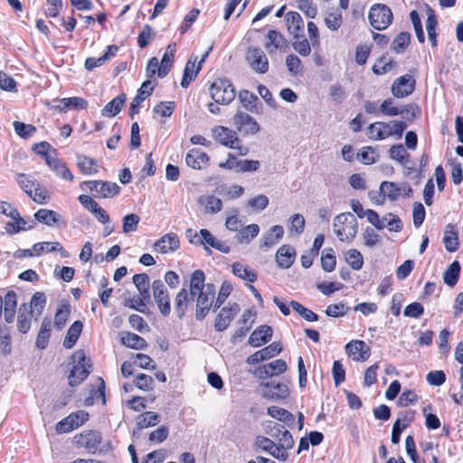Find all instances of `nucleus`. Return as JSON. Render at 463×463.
Instances as JSON below:
<instances>
[{
	"instance_id": "1",
	"label": "nucleus",
	"mask_w": 463,
	"mask_h": 463,
	"mask_svg": "<svg viewBox=\"0 0 463 463\" xmlns=\"http://www.w3.org/2000/svg\"><path fill=\"white\" fill-rule=\"evenodd\" d=\"M205 276L201 269H196L192 273L190 279V291L194 295L196 301L195 317L197 319H203L211 309L214 296L215 287L213 284H205Z\"/></svg>"
},
{
	"instance_id": "2",
	"label": "nucleus",
	"mask_w": 463,
	"mask_h": 463,
	"mask_svg": "<svg viewBox=\"0 0 463 463\" xmlns=\"http://www.w3.org/2000/svg\"><path fill=\"white\" fill-rule=\"evenodd\" d=\"M406 128L407 125L402 121H377L368 127L367 136L372 140H383L392 136L401 138Z\"/></svg>"
},
{
	"instance_id": "3",
	"label": "nucleus",
	"mask_w": 463,
	"mask_h": 463,
	"mask_svg": "<svg viewBox=\"0 0 463 463\" xmlns=\"http://www.w3.org/2000/svg\"><path fill=\"white\" fill-rule=\"evenodd\" d=\"M333 230L339 241L351 242L357 234V220L350 213H339L334 219Z\"/></svg>"
},
{
	"instance_id": "4",
	"label": "nucleus",
	"mask_w": 463,
	"mask_h": 463,
	"mask_svg": "<svg viewBox=\"0 0 463 463\" xmlns=\"http://www.w3.org/2000/svg\"><path fill=\"white\" fill-rule=\"evenodd\" d=\"M72 363L74 364L70 375L68 377L69 379V384L71 386H77L79 385L84 379L87 378L88 374L90 373L89 368L90 367L89 364V360H87V357L85 355L84 351L82 350H77L72 355H71Z\"/></svg>"
},
{
	"instance_id": "5",
	"label": "nucleus",
	"mask_w": 463,
	"mask_h": 463,
	"mask_svg": "<svg viewBox=\"0 0 463 463\" xmlns=\"http://www.w3.org/2000/svg\"><path fill=\"white\" fill-rule=\"evenodd\" d=\"M210 93L216 104L227 105L235 99V89L226 79L215 80L211 85Z\"/></svg>"
},
{
	"instance_id": "6",
	"label": "nucleus",
	"mask_w": 463,
	"mask_h": 463,
	"mask_svg": "<svg viewBox=\"0 0 463 463\" xmlns=\"http://www.w3.org/2000/svg\"><path fill=\"white\" fill-rule=\"evenodd\" d=\"M213 137L222 146L238 149L241 156H245L248 153V148L239 146L240 139L236 132L228 128L222 126L215 127L213 129Z\"/></svg>"
},
{
	"instance_id": "7",
	"label": "nucleus",
	"mask_w": 463,
	"mask_h": 463,
	"mask_svg": "<svg viewBox=\"0 0 463 463\" xmlns=\"http://www.w3.org/2000/svg\"><path fill=\"white\" fill-rule=\"evenodd\" d=\"M368 18L371 25L374 29L382 31L391 24L392 21V12L387 5L376 4L371 7Z\"/></svg>"
},
{
	"instance_id": "8",
	"label": "nucleus",
	"mask_w": 463,
	"mask_h": 463,
	"mask_svg": "<svg viewBox=\"0 0 463 463\" xmlns=\"http://www.w3.org/2000/svg\"><path fill=\"white\" fill-rule=\"evenodd\" d=\"M246 61L256 73L264 74L269 71V60L259 47H250L246 53Z\"/></svg>"
},
{
	"instance_id": "9",
	"label": "nucleus",
	"mask_w": 463,
	"mask_h": 463,
	"mask_svg": "<svg viewBox=\"0 0 463 463\" xmlns=\"http://www.w3.org/2000/svg\"><path fill=\"white\" fill-rule=\"evenodd\" d=\"M380 192L384 197L395 201L400 196L409 197L412 193V189L406 182L394 183L383 181L380 185Z\"/></svg>"
},
{
	"instance_id": "10",
	"label": "nucleus",
	"mask_w": 463,
	"mask_h": 463,
	"mask_svg": "<svg viewBox=\"0 0 463 463\" xmlns=\"http://www.w3.org/2000/svg\"><path fill=\"white\" fill-rule=\"evenodd\" d=\"M8 208L10 209L9 217L12 219V222H8L5 226L8 233L14 234L21 231L32 230L36 226V221L33 219L25 220L20 216L15 208L12 206H8Z\"/></svg>"
},
{
	"instance_id": "11",
	"label": "nucleus",
	"mask_w": 463,
	"mask_h": 463,
	"mask_svg": "<svg viewBox=\"0 0 463 463\" xmlns=\"http://www.w3.org/2000/svg\"><path fill=\"white\" fill-rule=\"evenodd\" d=\"M153 297L161 314L165 317L168 316L171 311V304L169 295L163 281L157 279L153 282Z\"/></svg>"
},
{
	"instance_id": "12",
	"label": "nucleus",
	"mask_w": 463,
	"mask_h": 463,
	"mask_svg": "<svg viewBox=\"0 0 463 463\" xmlns=\"http://www.w3.org/2000/svg\"><path fill=\"white\" fill-rule=\"evenodd\" d=\"M241 308L237 303L229 304L223 307L214 321V328L216 331L222 332L228 328L231 322L240 312Z\"/></svg>"
},
{
	"instance_id": "13",
	"label": "nucleus",
	"mask_w": 463,
	"mask_h": 463,
	"mask_svg": "<svg viewBox=\"0 0 463 463\" xmlns=\"http://www.w3.org/2000/svg\"><path fill=\"white\" fill-rule=\"evenodd\" d=\"M77 446L94 453L101 442V434L97 430H87L74 437Z\"/></svg>"
},
{
	"instance_id": "14",
	"label": "nucleus",
	"mask_w": 463,
	"mask_h": 463,
	"mask_svg": "<svg viewBox=\"0 0 463 463\" xmlns=\"http://www.w3.org/2000/svg\"><path fill=\"white\" fill-rule=\"evenodd\" d=\"M415 89V80L410 74L397 78L392 85V93L396 98H405L411 95Z\"/></svg>"
},
{
	"instance_id": "15",
	"label": "nucleus",
	"mask_w": 463,
	"mask_h": 463,
	"mask_svg": "<svg viewBox=\"0 0 463 463\" xmlns=\"http://www.w3.org/2000/svg\"><path fill=\"white\" fill-rule=\"evenodd\" d=\"M260 394L268 399L280 400L288 395V385L282 383H265L260 386Z\"/></svg>"
},
{
	"instance_id": "16",
	"label": "nucleus",
	"mask_w": 463,
	"mask_h": 463,
	"mask_svg": "<svg viewBox=\"0 0 463 463\" xmlns=\"http://www.w3.org/2000/svg\"><path fill=\"white\" fill-rule=\"evenodd\" d=\"M90 189L94 195L102 198H111L118 194L120 187L116 183L105 182V181H90L88 183Z\"/></svg>"
},
{
	"instance_id": "17",
	"label": "nucleus",
	"mask_w": 463,
	"mask_h": 463,
	"mask_svg": "<svg viewBox=\"0 0 463 463\" xmlns=\"http://www.w3.org/2000/svg\"><path fill=\"white\" fill-rule=\"evenodd\" d=\"M255 444L259 449L269 453L271 457L278 460L286 461L288 458V454H284L281 452L279 445H277V442L269 438L258 436L256 438Z\"/></svg>"
},
{
	"instance_id": "18",
	"label": "nucleus",
	"mask_w": 463,
	"mask_h": 463,
	"mask_svg": "<svg viewBox=\"0 0 463 463\" xmlns=\"http://www.w3.org/2000/svg\"><path fill=\"white\" fill-rule=\"evenodd\" d=\"M346 354L355 362L366 361L370 356V347L361 340H352L345 345Z\"/></svg>"
},
{
	"instance_id": "19",
	"label": "nucleus",
	"mask_w": 463,
	"mask_h": 463,
	"mask_svg": "<svg viewBox=\"0 0 463 463\" xmlns=\"http://www.w3.org/2000/svg\"><path fill=\"white\" fill-rule=\"evenodd\" d=\"M234 125L239 131L245 134L254 135L260 131L257 121L249 114L238 112L234 117Z\"/></svg>"
},
{
	"instance_id": "20",
	"label": "nucleus",
	"mask_w": 463,
	"mask_h": 463,
	"mask_svg": "<svg viewBox=\"0 0 463 463\" xmlns=\"http://www.w3.org/2000/svg\"><path fill=\"white\" fill-rule=\"evenodd\" d=\"M179 238L177 234L174 232L166 233L165 235L158 239L154 244L155 250L162 254L173 252L179 248Z\"/></svg>"
},
{
	"instance_id": "21",
	"label": "nucleus",
	"mask_w": 463,
	"mask_h": 463,
	"mask_svg": "<svg viewBox=\"0 0 463 463\" xmlns=\"http://www.w3.org/2000/svg\"><path fill=\"white\" fill-rule=\"evenodd\" d=\"M210 161V157L201 149H191L185 156V163L188 166L201 170L205 168Z\"/></svg>"
},
{
	"instance_id": "22",
	"label": "nucleus",
	"mask_w": 463,
	"mask_h": 463,
	"mask_svg": "<svg viewBox=\"0 0 463 463\" xmlns=\"http://www.w3.org/2000/svg\"><path fill=\"white\" fill-rule=\"evenodd\" d=\"M194 301V295L192 292L183 288L175 296V310L179 318H182L189 306Z\"/></svg>"
},
{
	"instance_id": "23",
	"label": "nucleus",
	"mask_w": 463,
	"mask_h": 463,
	"mask_svg": "<svg viewBox=\"0 0 463 463\" xmlns=\"http://www.w3.org/2000/svg\"><path fill=\"white\" fill-rule=\"evenodd\" d=\"M285 21L288 33L293 35L294 38H303L304 21L298 13H287Z\"/></svg>"
},
{
	"instance_id": "24",
	"label": "nucleus",
	"mask_w": 463,
	"mask_h": 463,
	"mask_svg": "<svg viewBox=\"0 0 463 463\" xmlns=\"http://www.w3.org/2000/svg\"><path fill=\"white\" fill-rule=\"evenodd\" d=\"M199 241L201 244L204 246H211L213 249L222 252L229 253L231 250L230 246L222 241H220L216 237H214L208 230L202 229L200 230V238ZM207 250V247H205Z\"/></svg>"
},
{
	"instance_id": "25",
	"label": "nucleus",
	"mask_w": 463,
	"mask_h": 463,
	"mask_svg": "<svg viewBox=\"0 0 463 463\" xmlns=\"http://www.w3.org/2000/svg\"><path fill=\"white\" fill-rule=\"evenodd\" d=\"M201 68L202 66L198 63V57L191 55L184 70L181 86L186 88L197 77Z\"/></svg>"
},
{
	"instance_id": "26",
	"label": "nucleus",
	"mask_w": 463,
	"mask_h": 463,
	"mask_svg": "<svg viewBox=\"0 0 463 463\" xmlns=\"http://www.w3.org/2000/svg\"><path fill=\"white\" fill-rule=\"evenodd\" d=\"M296 259V250L290 245H282L276 253V262L282 269H288Z\"/></svg>"
},
{
	"instance_id": "27",
	"label": "nucleus",
	"mask_w": 463,
	"mask_h": 463,
	"mask_svg": "<svg viewBox=\"0 0 463 463\" xmlns=\"http://www.w3.org/2000/svg\"><path fill=\"white\" fill-rule=\"evenodd\" d=\"M287 369V363L282 359H277L260 367L258 373L260 377H272L285 373Z\"/></svg>"
},
{
	"instance_id": "28",
	"label": "nucleus",
	"mask_w": 463,
	"mask_h": 463,
	"mask_svg": "<svg viewBox=\"0 0 463 463\" xmlns=\"http://www.w3.org/2000/svg\"><path fill=\"white\" fill-rule=\"evenodd\" d=\"M154 86L151 85L150 80H146L142 83L137 90V95L133 99L130 104V116L139 112L140 104L152 94Z\"/></svg>"
},
{
	"instance_id": "29",
	"label": "nucleus",
	"mask_w": 463,
	"mask_h": 463,
	"mask_svg": "<svg viewBox=\"0 0 463 463\" xmlns=\"http://www.w3.org/2000/svg\"><path fill=\"white\" fill-rule=\"evenodd\" d=\"M272 336V329L269 326H260L256 328L249 337V344L254 347L261 346L268 343Z\"/></svg>"
},
{
	"instance_id": "30",
	"label": "nucleus",
	"mask_w": 463,
	"mask_h": 463,
	"mask_svg": "<svg viewBox=\"0 0 463 463\" xmlns=\"http://www.w3.org/2000/svg\"><path fill=\"white\" fill-rule=\"evenodd\" d=\"M288 46V42L282 33L276 30L269 31L267 34V41L264 47L269 54L273 53L278 49H283Z\"/></svg>"
},
{
	"instance_id": "31",
	"label": "nucleus",
	"mask_w": 463,
	"mask_h": 463,
	"mask_svg": "<svg viewBox=\"0 0 463 463\" xmlns=\"http://www.w3.org/2000/svg\"><path fill=\"white\" fill-rule=\"evenodd\" d=\"M415 110H418V107L413 104L407 105L404 109H400L399 108L393 106V100L392 99H385L380 105V112L388 117L401 115L403 113V111L408 113L411 112L412 115L415 116Z\"/></svg>"
},
{
	"instance_id": "32",
	"label": "nucleus",
	"mask_w": 463,
	"mask_h": 463,
	"mask_svg": "<svg viewBox=\"0 0 463 463\" xmlns=\"http://www.w3.org/2000/svg\"><path fill=\"white\" fill-rule=\"evenodd\" d=\"M284 235V229L281 225L272 226L269 232L263 235V241L260 244V249L263 250L279 243Z\"/></svg>"
},
{
	"instance_id": "33",
	"label": "nucleus",
	"mask_w": 463,
	"mask_h": 463,
	"mask_svg": "<svg viewBox=\"0 0 463 463\" xmlns=\"http://www.w3.org/2000/svg\"><path fill=\"white\" fill-rule=\"evenodd\" d=\"M443 243L445 249L449 252H454L458 248V230L455 225L448 224L445 228Z\"/></svg>"
},
{
	"instance_id": "34",
	"label": "nucleus",
	"mask_w": 463,
	"mask_h": 463,
	"mask_svg": "<svg viewBox=\"0 0 463 463\" xmlns=\"http://www.w3.org/2000/svg\"><path fill=\"white\" fill-rule=\"evenodd\" d=\"M267 413L270 417L285 423L286 426L289 428H292L295 424L294 415L283 408L278 406H270L268 408Z\"/></svg>"
},
{
	"instance_id": "35",
	"label": "nucleus",
	"mask_w": 463,
	"mask_h": 463,
	"mask_svg": "<svg viewBox=\"0 0 463 463\" xmlns=\"http://www.w3.org/2000/svg\"><path fill=\"white\" fill-rule=\"evenodd\" d=\"M46 164L52 171L56 173L57 175H59L62 179L69 181L73 180V175L71 174V172L61 160L56 158L54 156H47Z\"/></svg>"
},
{
	"instance_id": "36",
	"label": "nucleus",
	"mask_w": 463,
	"mask_h": 463,
	"mask_svg": "<svg viewBox=\"0 0 463 463\" xmlns=\"http://www.w3.org/2000/svg\"><path fill=\"white\" fill-rule=\"evenodd\" d=\"M120 341L123 345L132 349L143 350L147 346L144 338L130 332L121 333Z\"/></svg>"
},
{
	"instance_id": "37",
	"label": "nucleus",
	"mask_w": 463,
	"mask_h": 463,
	"mask_svg": "<svg viewBox=\"0 0 463 463\" xmlns=\"http://www.w3.org/2000/svg\"><path fill=\"white\" fill-rule=\"evenodd\" d=\"M37 222L44 223L47 226H53L61 221V216L55 211L49 209H40L34 213Z\"/></svg>"
},
{
	"instance_id": "38",
	"label": "nucleus",
	"mask_w": 463,
	"mask_h": 463,
	"mask_svg": "<svg viewBox=\"0 0 463 463\" xmlns=\"http://www.w3.org/2000/svg\"><path fill=\"white\" fill-rule=\"evenodd\" d=\"M83 325L80 321H75L68 329L63 341V346L67 349L72 348L77 343L82 331Z\"/></svg>"
},
{
	"instance_id": "39",
	"label": "nucleus",
	"mask_w": 463,
	"mask_h": 463,
	"mask_svg": "<svg viewBox=\"0 0 463 463\" xmlns=\"http://www.w3.org/2000/svg\"><path fill=\"white\" fill-rule=\"evenodd\" d=\"M46 297L43 292H35L30 302V313L37 319L46 306Z\"/></svg>"
},
{
	"instance_id": "40",
	"label": "nucleus",
	"mask_w": 463,
	"mask_h": 463,
	"mask_svg": "<svg viewBox=\"0 0 463 463\" xmlns=\"http://www.w3.org/2000/svg\"><path fill=\"white\" fill-rule=\"evenodd\" d=\"M52 329V321L48 317H44L41 328L36 338V346L39 349H44L47 346L50 333Z\"/></svg>"
},
{
	"instance_id": "41",
	"label": "nucleus",
	"mask_w": 463,
	"mask_h": 463,
	"mask_svg": "<svg viewBox=\"0 0 463 463\" xmlns=\"http://www.w3.org/2000/svg\"><path fill=\"white\" fill-rule=\"evenodd\" d=\"M77 165L84 175H94L98 173V165L95 159L84 155L77 156Z\"/></svg>"
},
{
	"instance_id": "42",
	"label": "nucleus",
	"mask_w": 463,
	"mask_h": 463,
	"mask_svg": "<svg viewBox=\"0 0 463 463\" xmlns=\"http://www.w3.org/2000/svg\"><path fill=\"white\" fill-rule=\"evenodd\" d=\"M232 270L236 277L247 282L253 283L257 279L256 272L240 262L233 263Z\"/></svg>"
},
{
	"instance_id": "43",
	"label": "nucleus",
	"mask_w": 463,
	"mask_h": 463,
	"mask_svg": "<svg viewBox=\"0 0 463 463\" xmlns=\"http://www.w3.org/2000/svg\"><path fill=\"white\" fill-rule=\"evenodd\" d=\"M176 51V44L170 43L161 60L160 78H164L170 71Z\"/></svg>"
},
{
	"instance_id": "44",
	"label": "nucleus",
	"mask_w": 463,
	"mask_h": 463,
	"mask_svg": "<svg viewBox=\"0 0 463 463\" xmlns=\"http://www.w3.org/2000/svg\"><path fill=\"white\" fill-rule=\"evenodd\" d=\"M126 100V96L121 94L109 101L102 109V115L114 117L121 110Z\"/></svg>"
},
{
	"instance_id": "45",
	"label": "nucleus",
	"mask_w": 463,
	"mask_h": 463,
	"mask_svg": "<svg viewBox=\"0 0 463 463\" xmlns=\"http://www.w3.org/2000/svg\"><path fill=\"white\" fill-rule=\"evenodd\" d=\"M32 314L26 305H23L18 313L17 327L22 334H26L31 328Z\"/></svg>"
},
{
	"instance_id": "46",
	"label": "nucleus",
	"mask_w": 463,
	"mask_h": 463,
	"mask_svg": "<svg viewBox=\"0 0 463 463\" xmlns=\"http://www.w3.org/2000/svg\"><path fill=\"white\" fill-rule=\"evenodd\" d=\"M133 282H134L135 286L137 287L140 296H142V298L145 300H149L150 296H149V291H148V288H149L148 276L145 273L136 274L133 277Z\"/></svg>"
},
{
	"instance_id": "47",
	"label": "nucleus",
	"mask_w": 463,
	"mask_h": 463,
	"mask_svg": "<svg viewBox=\"0 0 463 463\" xmlns=\"http://www.w3.org/2000/svg\"><path fill=\"white\" fill-rule=\"evenodd\" d=\"M33 250L35 252L36 256H39L42 252H51V251H54V250L61 251V255L64 257L67 256L66 251L62 249V247L61 246V244L58 241H54V242L44 241V242L35 243L33 246Z\"/></svg>"
},
{
	"instance_id": "48",
	"label": "nucleus",
	"mask_w": 463,
	"mask_h": 463,
	"mask_svg": "<svg viewBox=\"0 0 463 463\" xmlns=\"http://www.w3.org/2000/svg\"><path fill=\"white\" fill-rule=\"evenodd\" d=\"M459 272L460 265L458 261L455 260L445 270L443 275L444 282L449 287H454L458 282Z\"/></svg>"
},
{
	"instance_id": "49",
	"label": "nucleus",
	"mask_w": 463,
	"mask_h": 463,
	"mask_svg": "<svg viewBox=\"0 0 463 463\" xmlns=\"http://www.w3.org/2000/svg\"><path fill=\"white\" fill-rule=\"evenodd\" d=\"M259 232L260 227L258 224H250L239 231L236 235L237 241L241 243L249 242L259 234Z\"/></svg>"
},
{
	"instance_id": "50",
	"label": "nucleus",
	"mask_w": 463,
	"mask_h": 463,
	"mask_svg": "<svg viewBox=\"0 0 463 463\" xmlns=\"http://www.w3.org/2000/svg\"><path fill=\"white\" fill-rule=\"evenodd\" d=\"M345 260L354 270H359L364 265V259L361 252L351 249L345 252Z\"/></svg>"
},
{
	"instance_id": "51",
	"label": "nucleus",
	"mask_w": 463,
	"mask_h": 463,
	"mask_svg": "<svg viewBox=\"0 0 463 463\" xmlns=\"http://www.w3.org/2000/svg\"><path fill=\"white\" fill-rule=\"evenodd\" d=\"M290 306L294 311H296L302 318L306 319L307 321L315 322L318 319V316L316 313L305 307L298 301H290Z\"/></svg>"
},
{
	"instance_id": "52",
	"label": "nucleus",
	"mask_w": 463,
	"mask_h": 463,
	"mask_svg": "<svg viewBox=\"0 0 463 463\" xmlns=\"http://www.w3.org/2000/svg\"><path fill=\"white\" fill-rule=\"evenodd\" d=\"M410 42L411 34L407 32H402L393 40L392 48L397 53L403 52L409 45Z\"/></svg>"
},
{
	"instance_id": "53",
	"label": "nucleus",
	"mask_w": 463,
	"mask_h": 463,
	"mask_svg": "<svg viewBox=\"0 0 463 463\" xmlns=\"http://www.w3.org/2000/svg\"><path fill=\"white\" fill-rule=\"evenodd\" d=\"M160 416L154 411H146L138 417L137 425L139 429L155 426L159 422Z\"/></svg>"
},
{
	"instance_id": "54",
	"label": "nucleus",
	"mask_w": 463,
	"mask_h": 463,
	"mask_svg": "<svg viewBox=\"0 0 463 463\" xmlns=\"http://www.w3.org/2000/svg\"><path fill=\"white\" fill-rule=\"evenodd\" d=\"M239 99L242 106L249 111L253 112L258 101V97L250 91L244 90L240 91Z\"/></svg>"
},
{
	"instance_id": "55",
	"label": "nucleus",
	"mask_w": 463,
	"mask_h": 463,
	"mask_svg": "<svg viewBox=\"0 0 463 463\" xmlns=\"http://www.w3.org/2000/svg\"><path fill=\"white\" fill-rule=\"evenodd\" d=\"M305 227V218L299 213L293 214L288 220V230L291 234H300Z\"/></svg>"
},
{
	"instance_id": "56",
	"label": "nucleus",
	"mask_w": 463,
	"mask_h": 463,
	"mask_svg": "<svg viewBox=\"0 0 463 463\" xmlns=\"http://www.w3.org/2000/svg\"><path fill=\"white\" fill-rule=\"evenodd\" d=\"M276 440L280 451L283 452L284 454H288V450L292 449L294 446L293 437L291 433L287 430H285L281 433V435L278 439H276Z\"/></svg>"
},
{
	"instance_id": "57",
	"label": "nucleus",
	"mask_w": 463,
	"mask_h": 463,
	"mask_svg": "<svg viewBox=\"0 0 463 463\" xmlns=\"http://www.w3.org/2000/svg\"><path fill=\"white\" fill-rule=\"evenodd\" d=\"M394 66L391 59L386 56L381 57L373 66V71L377 75L389 72Z\"/></svg>"
},
{
	"instance_id": "58",
	"label": "nucleus",
	"mask_w": 463,
	"mask_h": 463,
	"mask_svg": "<svg viewBox=\"0 0 463 463\" xmlns=\"http://www.w3.org/2000/svg\"><path fill=\"white\" fill-rule=\"evenodd\" d=\"M139 222H140L139 216L135 213H129V214H127L126 216H124L123 225H122L123 233H129V232H136Z\"/></svg>"
},
{
	"instance_id": "59",
	"label": "nucleus",
	"mask_w": 463,
	"mask_h": 463,
	"mask_svg": "<svg viewBox=\"0 0 463 463\" xmlns=\"http://www.w3.org/2000/svg\"><path fill=\"white\" fill-rule=\"evenodd\" d=\"M437 24L438 22L436 16L433 14H430L426 21V31L429 40L433 47L437 46Z\"/></svg>"
},
{
	"instance_id": "60",
	"label": "nucleus",
	"mask_w": 463,
	"mask_h": 463,
	"mask_svg": "<svg viewBox=\"0 0 463 463\" xmlns=\"http://www.w3.org/2000/svg\"><path fill=\"white\" fill-rule=\"evenodd\" d=\"M15 133L22 138H28L36 132L35 127L30 124H24L20 121L13 123Z\"/></svg>"
},
{
	"instance_id": "61",
	"label": "nucleus",
	"mask_w": 463,
	"mask_h": 463,
	"mask_svg": "<svg viewBox=\"0 0 463 463\" xmlns=\"http://www.w3.org/2000/svg\"><path fill=\"white\" fill-rule=\"evenodd\" d=\"M175 110V102L162 101L153 108V112L163 118H169Z\"/></svg>"
},
{
	"instance_id": "62",
	"label": "nucleus",
	"mask_w": 463,
	"mask_h": 463,
	"mask_svg": "<svg viewBox=\"0 0 463 463\" xmlns=\"http://www.w3.org/2000/svg\"><path fill=\"white\" fill-rule=\"evenodd\" d=\"M70 316V307L68 305L62 306L59 308L54 317V326L58 329H62L66 325Z\"/></svg>"
},
{
	"instance_id": "63",
	"label": "nucleus",
	"mask_w": 463,
	"mask_h": 463,
	"mask_svg": "<svg viewBox=\"0 0 463 463\" xmlns=\"http://www.w3.org/2000/svg\"><path fill=\"white\" fill-rule=\"evenodd\" d=\"M34 202L40 204L46 203L47 200L49 199L47 191L42 187L36 183L33 189L29 190L28 194Z\"/></svg>"
},
{
	"instance_id": "64",
	"label": "nucleus",
	"mask_w": 463,
	"mask_h": 463,
	"mask_svg": "<svg viewBox=\"0 0 463 463\" xmlns=\"http://www.w3.org/2000/svg\"><path fill=\"white\" fill-rule=\"evenodd\" d=\"M389 153H390L391 158H392L402 164H404L405 162H407L408 157H409V153L406 151V149L404 148V146L402 145H396V146H391Z\"/></svg>"
}]
</instances>
